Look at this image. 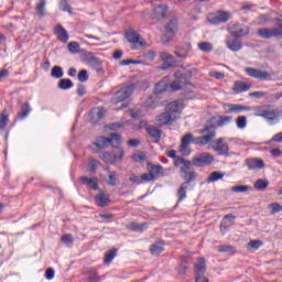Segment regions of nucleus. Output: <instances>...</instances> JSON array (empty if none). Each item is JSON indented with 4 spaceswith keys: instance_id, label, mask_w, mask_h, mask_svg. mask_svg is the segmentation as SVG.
<instances>
[{
    "instance_id": "nucleus-1",
    "label": "nucleus",
    "mask_w": 282,
    "mask_h": 282,
    "mask_svg": "<svg viewBox=\"0 0 282 282\" xmlns=\"http://www.w3.org/2000/svg\"><path fill=\"white\" fill-rule=\"evenodd\" d=\"M198 133H207L206 135L194 138L193 144H197L198 147H206V144L213 142L217 135V132L213 129V126H206L204 129L198 130Z\"/></svg>"
},
{
    "instance_id": "nucleus-2",
    "label": "nucleus",
    "mask_w": 282,
    "mask_h": 282,
    "mask_svg": "<svg viewBox=\"0 0 282 282\" xmlns=\"http://www.w3.org/2000/svg\"><path fill=\"white\" fill-rule=\"evenodd\" d=\"M126 39L130 44L131 50H142V47L147 45L144 37H142V35L132 29L126 32Z\"/></svg>"
},
{
    "instance_id": "nucleus-3",
    "label": "nucleus",
    "mask_w": 282,
    "mask_h": 282,
    "mask_svg": "<svg viewBox=\"0 0 282 282\" xmlns=\"http://www.w3.org/2000/svg\"><path fill=\"white\" fill-rule=\"evenodd\" d=\"M169 89L171 91H177V90L182 89V80L178 79L171 84H167L166 80L163 79L155 85L154 93L155 94H164V91H169Z\"/></svg>"
},
{
    "instance_id": "nucleus-4",
    "label": "nucleus",
    "mask_w": 282,
    "mask_h": 282,
    "mask_svg": "<svg viewBox=\"0 0 282 282\" xmlns=\"http://www.w3.org/2000/svg\"><path fill=\"white\" fill-rule=\"evenodd\" d=\"M134 89H135V86L129 85V86L121 88L117 93H115V95L111 98L112 105H118L119 102H124V100H127V98L131 97V94H133Z\"/></svg>"
},
{
    "instance_id": "nucleus-5",
    "label": "nucleus",
    "mask_w": 282,
    "mask_h": 282,
    "mask_svg": "<svg viewBox=\"0 0 282 282\" xmlns=\"http://www.w3.org/2000/svg\"><path fill=\"white\" fill-rule=\"evenodd\" d=\"M245 72L248 76H250L251 78H254L256 80H267V82L272 80V73L268 70H261L254 67H247L245 68Z\"/></svg>"
},
{
    "instance_id": "nucleus-6",
    "label": "nucleus",
    "mask_w": 282,
    "mask_h": 282,
    "mask_svg": "<svg viewBox=\"0 0 282 282\" xmlns=\"http://www.w3.org/2000/svg\"><path fill=\"white\" fill-rule=\"evenodd\" d=\"M212 149L215 151V153H217V155H228V151H230V148L226 142V138H219L213 141Z\"/></svg>"
},
{
    "instance_id": "nucleus-7",
    "label": "nucleus",
    "mask_w": 282,
    "mask_h": 282,
    "mask_svg": "<svg viewBox=\"0 0 282 282\" xmlns=\"http://www.w3.org/2000/svg\"><path fill=\"white\" fill-rule=\"evenodd\" d=\"M177 30H178L177 20L176 19L170 20V22L165 28V34L163 35V39H162L163 43H170L174 34H177Z\"/></svg>"
},
{
    "instance_id": "nucleus-8",
    "label": "nucleus",
    "mask_w": 282,
    "mask_h": 282,
    "mask_svg": "<svg viewBox=\"0 0 282 282\" xmlns=\"http://www.w3.org/2000/svg\"><path fill=\"white\" fill-rule=\"evenodd\" d=\"M227 21H230V12L228 11H220L208 18V22L212 25H221V23H226Z\"/></svg>"
},
{
    "instance_id": "nucleus-9",
    "label": "nucleus",
    "mask_w": 282,
    "mask_h": 282,
    "mask_svg": "<svg viewBox=\"0 0 282 282\" xmlns=\"http://www.w3.org/2000/svg\"><path fill=\"white\" fill-rule=\"evenodd\" d=\"M257 116L267 120L269 124H274L275 122H279V116H281V112L279 110H263Z\"/></svg>"
},
{
    "instance_id": "nucleus-10",
    "label": "nucleus",
    "mask_w": 282,
    "mask_h": 282,
    "mask_svg": "<svg viewBox=\"0 0 282 282\" xmlns=\"http://www.w3.org/2000/svg\"><path fill=\"white\" fill-rule=\"evenodd\" d=\"M193 140H195L193 133H187L182 138L181 145L178 149L182 155H191V150H188V147H191V142L193 143Z\"/></svg>"
},
{
    "instance_id": "nucleus-11",
    "label": "nucleus",
    "mask_w": 282,
    "mask_h": 282,
    "mask_svg": "<svg viewBox=\"0 0 282 282\" xmlns=\"http://www.w3.org/2000/svg\"><path fill=\"white\" fill-rule=\"evenodd\" d=\"M250 34V28L246 26V24L236 23L231 26V36L236 39H241V36H248Z\"/></svg>"
},
{
    "instance_id": "nucleus-12",
    "label": "nucleus",
    "mask_w": 282,
    "mask_h": 282,
    "mask_svg": "<svg viewBox=\"0 0 282 282\" xmlns=\"http://www.w3.org/2000/svg\"><path fill=\"white\" fill-rule=\"evenodd\" d=\"M224 110L226 113H241L243 111H251L249 106H241L239 104H225Z\"/></svg>"
},
{
    "instance_id": "nucleus-13",
    "label": "nucleus",
    "mask_w": 282,
    "mask_h": 282,
    "mask_svg": "<svg viewBox=\"0 0 282 282\" xmlns=\"http://www.w3.org/2000/svg\"><path fill=\"white\" fill-rule=\"evenodd\" d=\"M215 158L208 153L200 154L193 159L194 166H208V164H213Z\"/></svg>"
},
{
    "instance_id": "nucleus-14",
    "label": "nucleus",
    "mask_w": 282,
    "mask_h": 282,
    "mask_svg": "<svg viewBox=\"0 0 282 282\" xmlns=\"http://www.w3.org/2000/svg\"><path fill=\"white\" fill-rule=\"evenodd\" d=\"M175 115H171L169 111H165L156 117V122L159 127H164L166 124H172L175 122Z\"/></svg>"
},
{
    "instance_id": "nucleus-15",
    "label": "nucleus",
    "mask_w": 282,
    "mask_h": 282,
    "mask_svg": "<svg viewBox=\"0 0 282 282\" xmlns=\"http://www.w3.org/2000/svg\"><path fill=\"white\" fill-rule=\"evenodd\" d=\"M91 124H98L105 118V108H94L89 113Z\"/></svg>"
},
{
    "instance_id": "nucleus-16",
    "label": "nucleus",
    "mask_w": 282,
    "mask_h": 282,
    "mask_svg": "<svg viewBox=\"0 0 282 282\" xmlns=\"http://www.w3.org/2000/svg\"><path fill=\"white\" fill-rule=\"evenodd\" d=\"M83 61L89 67H98V65H100V58L94 55L93 52H85L83 55Z\"/></svg>"
},
{
    "instance_id": "nucleus-17",
    "label": "nucleus",
    "mask_w": 282,
    "mask_h": 282,
    "mask_svg": "<svg viewBox=\"0 0 282 282\" xmlns=\"http://www.w3.org/2000/svg\"><path fill=\"white\" fill-rule=\"evenodd\" d=\"M226 45L231 52H239V50L243 47V45H241V41L235 37V35H231L226 40Z\"/></svg>"
},
{
    "instance_id": "nucleus-18",
    "label": "nucleus",
    "mask_w": 282,
    "mask_h": 282,
    "mask_svg": "<svg viewBox=\"0 0 282 282\" xmlns=\"http://www.w3.org/2000/svg\"><path fill=\"white\" fill-rule=\"evenodd\" d=\"M246 164L249 171H259L265 166V163L261 159H247Z\"/></svg>"
},
{
    "instance_id": "nucleus-19",
    "label": "nucleus",
    "mask_w": 282,
    "mask_h": 282,
    "mask_svg": "<svg viewBox=\"0 0 282 282\" xmlns=\"http://www.w3.org/2000/svg\"><path fill=\"white\" fill-rule=\"evenodd\" d=\"M160 58L164 63L163 66L161 67V69L163 70L169 69V67H173V63H175V57H173V55L166 52H161Z\"/></svg>"
},
{
    "instance_id": "nucleus-20",
    "label": "nucleus",
    "mask_w": 282,
    "mask_h": 282,
    "mask_svg": "<svg viewBox=\"0 0 282 282\" xmlns=\"http://www.w3.org/2000/svg\"><path fill=\"white\" fill-rule=\"evenodd\" d=\"M251 87H252V84L237 80L234 84L232 91H235V94H245V91H250Z\"/></svg>"
},
{
    "instance_id": "nucleus-21",
    "label": "nucleus",
    "mask_w": 282,
    "mask_h": 282,
    "mask_svg": "<svg viewBox=\"0 0 282 282\" xmlns=\"http://www.w3.org/2000/svg\"><path fill=\"white\" fill-rule=\"evenodd\" d=\"M167 111L171 116H175V120H177L180 113H182V105H180V101H172L167 105Z\"/></svg>"
},
{
    "instance_id": "nucleus-22",
    "label": "nucleus",
    "mask_w": 282,
    "mask_h": 282,
    "mask_svg": "<svg viewBox=\"0 0 282 282\" xmlns=\"http://www.w3.org/2000/svg\"><path fill=\"white\" fill-rule=\"evenodd\" d=\"M55 35L61 43H67V41H69V34L67 33V30L63 28V25H57L55 28Z\"/></svg>"
},
{
    "instance_id": "nucleus-23",
    "label": "nucleus",
    "mask_w": 282,
    "mask_h": 282,
    "mask_svg": "<svg viewBox=\"0 0 282 282\" xmlns=\"http://www.w3.org/2000/svg\"><path fill=\"white\" fill-rule=\"evenodd\" d=\"M194 272L196 276L204 275L206 273V259L198 258V260L194 264Z\"/></svg>"
},
{
    "instance_id": "nucleus-24",
    "label": "nucleus",
    "mask_w": 282,
    "mask_h": 282,
    "mask_svg": "<svg viewBox=\"0 0 282 282\" xmlns=\"http://www.w3.org/2000/svg\"><path fill=\"white\" fill-rule=\"evenodd\" d=\"M191 50H192V46L188 43H184L176 48L175 55L177 56V58H186Z\"/></svg>"
},
{
    "instance_id": "nucleus-25",
    "label": "nucleus",
    "mask_w": 282,
    "mask_h": 282,
    "mask_svg": "<svg viewBox=\"0 0 282 282\" xmlns=\"http://www.w3.org/2000/svg\"><path fill=\"white\" fill-rule=\"evenodd\" d=\"M79 181L82 182V184H84V186H89V188H91L93 191H98L97 177L88 178L86 176H82L79 177Z\"/></svg>"
},
{
    "instance_id": "nucleus-26",
    "label": "nucleus",
    "mask_w": 282,
    "mask_h": 282,
    "mask_svg": "<svg viewBox=\"0 0 282 282\" xmlns=\"http://www.w3.org/2000/svg\"><path fill=\"white\" fill-rule=\"evenodd\" d=\"M148 228V223H130L128 225V230H131L132 232H144Z\"/></svg>"
},
{
    "instance_id": "nucleus-27",
    "label": "nucleus",
    "mask_w": 282,
    "mask_h": 282,
    "mask_svg": "<svg viewBox=\"0 0 282 282\" xmlns=\"http://www.w3.org/2000/svg\"><path fill=\"white\" fill-rule=\"evenodd\" d=\"M166 10H167V7L166 4H159L158 7H155L153 9V19H164V17H166Z\"/></svg>"
},
{
    "instance_id": "nucleus-28",
    "label": "nucleus",
    "mask_w": 282,
    "mask_h": 282,
    "mask_svg": "<svg viewBox=\"0 0 282 282\" xmlns=\"http://www.w3.org/2000/svg\"><path fill=\"white\" fill-rule=\"evenodd\" d=\"M45 6H47L46 0H40V2L35 7V12L39 19H45L47 17V11L45 10Z\"/></svg>"
},
{
    "instance_id": "nucleus-29",
    "label": "nucleus",
    "mask_w": 282,
    "mask_h": 282,
    "mask_svg": "<svg viewBox=\"0 0 282 282\" xmlns=\"http://www.w3.org/2000/svg\"><path fill=\"white\" fill-rule=\"evenodd\" d=\"M95 204L99 206V208H106V206H109V197H107L105 193H99L95 197Z\"/></svg>"
},
{
    "instance_id": "nucleus-30",
    "label": "nucleus",
    "mask_w": 282,
    "mask_h": 282,
    "mask_svg": "<svg viewBox=\"0 0 282 282\" xmlns=\"http://www.w3.org/2000/svg\"><path fill=\"white\" fill-rule=\"evenodd\" d=\"M215 120H216V122L213 126L214 131H215V129H217V127H226V126L230 124V122H232V117L219 116Z\"/></svg>"
},
{
    "instance_id": "nucleus-31",
    "label": "nucleus",
    "mask_w": 282,
    "mask_h": 282,
    "mask_svg": "<svg viewBox=\"0 0 282 282\" xmlns=\"http://www.w3.org/2000/svg\"><path fill=\"white\" fill-rule=\"evenodd\" d=\"M258 36H260V39H274V37L276 39L274 29H268V28L259 29Z\"/></svg>"
},
{
    "instance_id": "nucleus-32",
    "label": "nucleus",
    "mask_w": 282,
    "mask_h": 282,
    "mask_svg": "<svg viewBox=\"0 0 282 282\" xmlns=\"http://www.w3.org/2000/svg\"><path fill=\"white\" fill-rule=\"evenodd\" d=\"M149 249L151 254L158 257V254H162V252H164V242L156 241L152 243Z\"/></svg>"
},
{
    "instance_id": "nucleus-33",
    "label": "nucleus",
    "mask_w": 282,
    "mask_h": 282,
    "mask_svg": "<svg viewBox=\"0 0 282 282\" xmlns=\"http://www.w3.org/2000/svg\"><path fill=\"white\" fill-rule=\"evenodd\" d=\"M32 112V108L30 107V102H25L21 106L20 112L18 115L19 120H25Z\"/></svg>"
},
{
    "instance_id": "nucleus-34",
    "label": "nucleus",
    "mask_w": 282,
    "mask_h": 282,
    "mask_svg": "<svg viewBox=\"0 0 282 282\" xmlns=\"http://www.w3.org/2000/svg\"><path fill=\"white\" fill-rule=\"evenodd\" d=\"M147 131H148L150 138L155 140V142H158V140H160L162 138V131H160V129H158L155 127L148 126Z\"/></svg>"
},
{
    "instance_id": "nucleus-35",
    "label": "nucleus",
    "mask_w": 282,
    "mask_h": 282,
    "mask_svg": "<svg viewBox=\"0 0 282 282\" xmlns=\"http://www.w3.org/2000/svg\"><path fill=\"white\" fill-rule=\"evenodd\" d=\"M57 87L63 91H67V89H72V87H74V82L69 78H63L57 83Z\"/></svg>"
},
{
    "instance_id": "nucleus-36",
    "label": "nucleus",
    "mask_w": 282,
    "mask_h": 282,
    "mask_svg": "<svg viewBox=\"0 0 282 282\" xmlns=\"http://www.w3.org/2000/svg\"><path fill=\"white\" fill-rule=\"evenodd\" d=\"M163 169L162 165H150V173L153 175L154 180L164 175Z\"/></svg>"
},
{
    "instance_id": "nucleus-37",
    "label": "nucleus",
    "mask_w": 282,
    "mask_h": 282,
    "mask_svg": "<svg viewBox=\"0 0 282 282\" xmlns=\"http://www.w3.org/2000/svg\"><path fill=\"white\" fill-rule=\"evenodd\" d=\"M188 189V183H183L177 193H176V197L178 198L177 204H180V202H184V198L186 197V191Z\"/></svg>"
},
{
    "instance_id": "nucleus-38",
    "label": "nucleus",
    "mask_w": 282,
    "mask_h": 282,
    "mask_svg": "<svg viewBox=\"0 0 282 282\" xmlns=\"http://www.w3.org/2000/svg\"><path fill=\"white\" fill-rule=\"evenodd\" d=\"M97 149H107V147H111L109 138L99 137L97 142L95 143Z\"/></svg>"
},
{
    "instance_id": "nucleus-39",
    "label": "nucleus",
    "mask_w": 282,
    "mask_h": 282,
    "mask_svg": "<svg viewBox=\"0 0 282 282\" xmlns=\"http://www.w3.org/2000/svg\"><path fill=\"white\" fill-rule=\"evenodd\" d=\"M122 158H124V150H122V148H117L112 153V164H116V162H122Z\"/></svg>"
},
{
    "instance_id": "nucleus-40",
    "label": "nucleus",
    "mask_w": 282,
    "mask_h": 282,
    "mask_svg": "<svg viewBox=\"0 0 282 282\" xmlns=\"http://www.w3.org/2000/svg\"><path fill=\"white\" fill-rule=\"evenodd\" d=\"M235 226V216L232 214L226 215L221 221V227L230 228Z\"/></svg>"
},
{
    "instance_id": "nucleus-41",
    "label": "nucleus",
    "mask_w": 282,
    "mask_h": 282,
    "mask_svg": "<svg viewBox=\"0 0 282 282\" xmlns=\"http://www.w3.org/2000/svg\"><path fill=\"white\" fill-rule=\"evenodd\" d=\"M52 78H63L65 76V72H63V67L61 66H54L51 70Z\"/></svg>"
},
{
    "instance_id": "nucleus-42",
    "label": "nucleus",
    "mask_w": 282,
    "mask_h": 282,
    "mask_svg": "<svg viewBox=\"0 0 282 282\" xmlns=\"http://www.w3.org/2000/svg\"><path fill=\"white\" fill-rule=\"evenodd\" d=\"M118 256V250L111 249L105 253L104 263H111L113 259Z\"/></svg>"
},
{
    "instance_id": "nucleus-43",
    "label": "nucleus",
    "mask_w": 282,
    "mask_h": 282,
    "mask_svg": "<svg viewBox=\"0 0 282 282\" xmlns=\"http://www.w3.org/2000/svg\"><path fill=\"white\" fill-rule=\"evenodd\" d=\"M275 33V39H282V19L276 18L275 19V28H273Z\"/></svg>"
},
{
    "instance_id": "nucleus-44",
    "label": "nucleus",
    "mask_w": 282,
    "mask_h": 282,
    "mask_svg": "<svg viewBox=\"0 0 282 282\" xmlns=\"http://www.w3.org/2000/svg\"><path fill=\"white\" fill-rule=\"evenodd\" d=\"M87 274H88V280L90 282H100L101 281V278L98 275V271H96V269L88 270Z\"/></svg>"
},
{
    "instance_id": "nucleus-45",
    "label": "nucleus",
    "mask_w": 282,
    "mask_h": 282,
    "mask_svg": "<svg viewBox=\"0 0 282 282\" xmlns=\"http://www.w3.org/2000/svg\"><path fill=\"white\" fill-rule=\"evenodd\" d=\"M198 50H200V52L210 53V52H213L214 46L209 42H200V43H198Z\"/></svg>"
},
{
    "instance_id": "nucleus-46",
    "label": "nucleus",
    "mask_w": 282,
    "mask_h": 282,
    "mask_svg": "<svg viewBox=\"0 0 282 282\" xmlns=\"http://www.w3.org/2000/svg\"><path fill=\"white\" fill-rule=\"evenodd\" d=\"M268 21H270V15L268 14H262L260 17H258L252 24L253 25H265V23H268Z\"/></svg>"
},
{
    "instance_id": "nucleus-47",
    "label": "nucleus",
    "mask_w": 282,
    "mask_h": 282,
    "mask_svg": "<svg viewBox=\"0 0 282 282\" xmlns=\"http://www.w3.org/2000/svg\"><path fill=\"white\" fill-rule=\"evenodd\" d=\"M181 173H183V180H186V177H188V173H191V161H185V163L181 166Z\"/></svg>"
},
{
    "instance_id": "nucleus-48",
    "label": "nucleus",
    "mask_w": 282,
    "mask_h": 282,
    "mask_svg": "<svg viewBox=\"0 0 282 282\" xmlns=\"http://www.w3.org/2000/svg\"><path fill=\"white\" fill-rule=\"evenodd\" d=\"M268 180L260 178L254 183V188L257 191H265V187L269 186Z\"/></svg>"
},
{
    "instance_id": "nucleus-49",
    "label": "nucleus",
    "mask_w": 282,
    "mask_h": 282,
    "mask_svg": "<svg viewBox=\"0 0 282 282\" xmlns=\"http://www.w3.org/2000/svg\"><path fill=\"white\" fill-rule=\"evenodd\" d=\"M218 252H225L227 254H235V247L221 245L217 247Z\"/></svg>"
},
{
    "instance_id": "nucleus-50",
    "label": "nucleus",
    "mask_w": 282,
    "mask_h": 282,
    "mask_svg": "<svg viewBox=\"0 0 282 282\" xmlns=\"http://www.w3.org/2000/svg\"><path fill=\"white\" fill-rule=\"evenodd\" d=\"M263 247V242L261 240H251L248 242V250H259V248Z\"/></svg>"
},
{
    "instance_id": "nucleus-51",
    "label": "nucleus",
    "mask_w": 282,
    "mask_h": 282,
    "mask_svg": "<svg viewBox=\"0 0 282 282\" xmlns=\"http://www.w3.org/2000/svg\"><path fill=\"white\" fill-rule=\"evenodd\" d=\"M238 129H246L248 127V118L246 116H239L236 120Z\"/></svg>"
},
{
    "instance_id": "nucleus-52",
    "label": "nucleus",
    "mask_w": 282,
    "mask_h": 282,
    "mask_svg": "<svg viewBox=\"0 0 282 282\" xmlns=\"http://www.w3.org/2000/svg\"><path fill=\"white\" fill-rule=\"evenodd\" d=\"M224 173H220V172H217V171H215V172H213L209 176H208V178H207V182L210 184V182H217V181H219V180H223V177H224Z\"/></svg>"
},
{
    "instance_id": "nucleus-53",
    "label": "nucleus",
    "mask_w": 282,
    "mask_h": 282,
    "mask_svg": "<svg viewBox=\"0 0 282 282\" xmlns=\"http://www.w3.org/2000/svg\"><path fill=\"white\" fill-rule=\"evenodd\" d=\"M68 47V52H70V54H78V52H80V44H78V42H69L67 44Z\"/></svg>"
},
{
    "instance_id": "nucleus-54",
    "label": "nucleus",
    "mask_w": 282,
    "mask_h": 282,
    "mask_svg": "<svg viewBox=\"0 0 282 282\" xmlns=\"http://www.w3.org/2000/svg\"><path fill=\"white\" fill-rule=\"evenodd\" d=\"M61 241L65 243V246H72L74 243V236H72V234L63 235Z\"/></svg>"
},
{
    "instance_id": "nucleus-55",
    "label": "nucleus",
    "mask_w": 282,
    "mask_h": 282,
    "mask_svg": "<svg viewBox=\"0 0 282 282\" xmlns=\"http://www.w3.org/2000/svg\"><path fill=\"white\" fill-rule=\"evenodd\" d=\"M8 122H10V119L6 112H2L0 116V130L3 131L6 127H8Z\"/></svg>"
},
{
    "instance_id": "nucleus-56",
    "label": "nucleus",
    "mask_w": 282,
    "mask_h": 282,
    "mask_svg": "<svg viewBox=\"0 0 282 282\" xmlns=\"http://www.w3.org/2000/svg\"><path fill=\"white\" fill-rule=\"evenodd\" d=\"M77 78L79 83H87L89 80V74H87V69H82L78 73Z\"/></svg>"
},
{
    "instance_id": "nucleus-57",
    "label": "nucleus",
    "mask_w": 282,
    "mask_h": 282,
    "mask_svg": "<svg viewBox=\"0 0 282 282\" xmlns=\"http://www.w3.org/2000/svg\"><path fill=\"white\" fill-rule=\"evenodd\" d=\"M232 193H247V191H250V186L248 185H237L231 187Z\"/></svg>"
},
{
    "instance_id": "nucleus-58",
    "label": "nucleus",
    "mask_w": 282,
    "mask_h": 282,
    "mask_svg": "<svg viewBox=\"0 0 282 282\" xmlns=\"http://www.w3.org/2000/svg\"><path fill=\"white\" fill-rule=\"evenodd\" d=\"M128 115L130 116V118H132L133 120H140V117L142 116V112H140V110L138 109H130L128 111Z\"/></svg>"
},
{
    "instance_id": "nucleus-59",
    "label": "nucleus",
    "mask_w": 282,
    "mask_h": 282,
    "mask_svg": "<svg viewBox=\"0 0 282 282\" xmlns=\"http://www.w3.org/2000/svg\"><path fill=\"white\" fill-rule=\"evenodd\" d=\"M59 8H61V10H63V12H69V13H72V7H70L69 3L67 2V0H61V2H59Z\"/></svg>"
},
{
    "instance_id": "nucleus-60",
    "label": "nucleus",
    "mask_w": 282,
    "mask_h": 282,
    "mask_svg": "<svg viewBox=\"0 0 282 282\" xmlns=\"http://www.w3.org/2000/svg\"><path fill=\"white\" fill-rule=\"evenodd\" d=\"M101 160H104V162H107L108 164H113L112 154L109 152H102Z\"/></svg>"
},
{
    "instance_id": "nucleus-61",
    "label": "nucleus",
    "mask_w": 282,
    "mask_h": 282,
    "mask_svg": "<svg viewBox=\"0 0 282 282\" xmlns=\"http://www.w3.org/2000/svg\"><path fill=\"white\" fill-rule=\"evenodd\" d=\"M108 140H110V144L113 142H116L117 144H120L122 142V138L118 133H111Z\"/></svg>"
},
{
    "instance_id": "nucleus-62",
    "label": "nucleus",
    "mask_w": 282,
    "mask_h": 282,
    "mask_svg": "<svg viewBox=\"0 0 282 282\" xmlns=\"http://www.w3.org/2000/svg\"><path fill=\"white\" fill-rule=\"evenodd\" d=\"M270 208L272 210V215H276V213H281L282 212V205L279 204V203L271 204Z\"/></svg>"
},
{
    "instance_id": "nucleus-63",
    "label": "nucleus",
    "mask_w": 282,
    "mask_h": 282,
    "mask_svg": "<svg viewBox=\"0 0 282 282\" xmlns=\"http://www.w3.org/2000/svg\"><path fill=\"white\" fill-rule=\"evenodd\" d=\"M132 159L134 160V162H144V160H147V154L145 153H135L133 154Z\"/></svg>"
},
{
    "instance_id": "nucleus-64",
    "label": "nucleus",
    "mask_w": 282,
    "mask_h": 282,
    "mask_svg": "<svg viewBox=\"0 0 282 282\" xmlns=\"http://www.w3.org/2000/svg\"><path fill=\"white\" fill-rule=\"evenodd\" d=\"M153 180H155V177L153 176V174L151 172L150 173H144L141 176L142 182H153Z\"/></svg>"
}]
</instances>
